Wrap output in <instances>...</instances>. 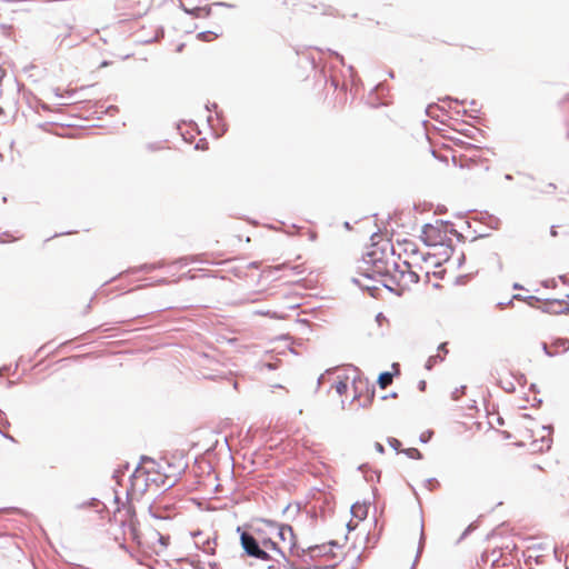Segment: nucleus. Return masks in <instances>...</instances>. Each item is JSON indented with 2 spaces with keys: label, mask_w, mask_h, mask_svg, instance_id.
<instances>
[{
  "label": "nucleus",
  "mask_w": 569,
  "mask_h": 569,
  "mask_svg": "<svg viewBox=\"0 0 569 569\" xmlns=\"http://www.w3.org/2000/svg\"><path fill=\"white\" fill-rule=\"evenodd\" d=\"M258 535L261 548L264 549L267 552L272 551L276 555H278V540L273 538V533H271V530L269 531V536L262 535L261 531H258Z\"/></svg>",
  "instance_id": "9b49d317"
},
{
  "label": "nucleus",
  "mask_w": 569,
  "mask_h": 569,
  "mask_svg": "<svg viewBox=\"0 0 569 569\" xmlns=\"http://www.w3.org/2000/svg\"><path fill=\"white\" fill-rule=\"evenodd\" d=\"M169 542H170V537L161 533V539H158V543H157L158 550H161V552H163L164 549L169 546Z\"/></svg>",
  "instance_id": "dca6fc26"
},
{
  "label": "nucleus",
  "mask_w": 569,
  "mask_h": 569,
  "mask_svg": "<svg viewBox=\"0 0 569 569\" xmlns=\"http://www.w3.org/2000/svg\"><path fill=\"white\" fill-rule=\"evenodd\" d=\"M503 433L516 446L527 447L535 453L542 452L551 447L550 428L542 426L539 421L527 415L517 419L510 429L505 430Z\"/></svg>",
  "instance_id": "f03ea898"
},
{
  "label": "nucleus",
  "mask_w": 569,
  "mask_h": 569,
  "mask_svg": "<svg viewBox=\"0 0 569 569\" xmlns=\"http://www.w3.org/2000/svg\"><path fill=\"white\" fill-rule=\"evenodd\" d=\"M2 113H3V109L0 107V114H2Z\"/></svg>",
  "instance_id": "bb28decb"
},
{
  "label": "nucleus",
  "mask_w": 569,
  "mask_h": 569,
  "mask_svg": "<svg viewBox=\"0 0 569 569\" xmlns=\"http://www.w3.org/2000/svg\"><path fill=\"white\" fill-rule=\"evenodd\" d=\"M446 346L447 343H441L438 348L439 351L443 352L445 355L448 352V350L446 349Z\"/></svg>",
  "instance_id": "5701e85b"
},
{
  "label": "nucleus",
  "mask_w": 569,
  "mask_h": 569,
  "mask_svg": "<svg viewBox=\"0 0 569 569\" xmlns=\"http://www.w3.org/2000/svg\"><path fill=\"white\" fill-rule=\"evenodd\" d=\"M388 443L396 450H399L401 447V442L396 438H389Z\"/></svg>",
  "instance_id": "6ab92c4d"
},
{
  "label": "nucleus",
  "mask_w": 569,
  "mask_h": 569,
  "mask_svg": "<svg viewBox=\"0 0 569 569\" xmlns=\"http://www.w3.org/2000/svg\"><path fill=\"white\" fill-rule=\"evenodd\" d=\"M338 381H336L333 385H332V388L336 390V392L339 395V396H343L346 395L347 390H348V381H349V377L348 376H345V377H338Z\"/></svg>",
  "instance_id": "2eb2a0df"
},
{
  "label": "nucleus",
  "mask_w": 569,
  "mask_h": 569,
  "mask_svg": "<svg viewBox=\"0 0 569 569\" xmlns=\"http://www.w3.org/2000/svg\"><path fill=\"white\" fill-rule=\"evenodd\" d=\"M556 189H557L556 184H553V183H547L546 186H543V188H542L541 192L547 193V194H550V193H552Z\"/></svg>",
  "instance_id": "a211bd4d"
},
{
  "label": "nucleus",
  "mask_w": 569,
  "mask_h": 569,
  "mask_svg": "<svg viewBox=\"0 0 569 569\" xmlns=\"http://www.w3.org/2000/svg\"><path fill=\"white\" fill-rule=\"evenodd\" d=\"M352 385L355 389L353 401H358L362 407L369 406L373 400L375 391L368 381L358 377L352 380Z\"/></svg>",
  "instance_id": "0eeeda50"
},
{
  "label": "nucleus",
  "mask_w": 569,
  "mask_h": 569,
  "mask_svg": "<svg viewBox=\"0 0 569 569\" xmlns=\"http://www.w3.org/2000/svg\"><path fill=\"white\" fill-rule=\"evenodd\" d=\"M391 369H392L391 371H386V372H382L379 375L377 382H378V386L380 389H386L387 387H389L392 383L393 377L400 376L399 363H397V362L392 363Z\"/></svg>",
  "instance_id": "9d476101"
},
{
  "label": "nucleus",
  "mask_w": 569,
  "mask_h": 569,
  "mask_svg": "<svg viewBox=\"0 0 569 569\" xmlns=\"http://www.w3.org/2000/svg\"><path fill=\"white\" fill-rule=\"evenodd\" d=\"M269 529L273 538L278 540V555L286 558L287 552H292L296 548V535L288 525L270 523Z\"/></svg>",
  "instance_id": "39448f33"
},
{
  "label": "nucleus",
  "mask_w": 569,
  "mask_h": 569,
  "mask_svg": "<svg viewBox=\"0 0 569 569\" xmlns=\"http://www.w3.org/2000/svg\"><path fill=\"white\" fill-rule=\"evenodd\" d=\"M466 386H461V388H456L452 391V397L455 400H458L462 395H465Z\"/></svg>",
  "instance_id": "f3484780"
},
{
  "label": "nucleus",
  "mask_w": 569,
  "mask_h": 569,
  "mask_svg": "<svg viewBox=\"0 0 569 569\" xmlns=\"http://www.w3.org/2000/svg\"><path fill=\"white\" fill-rule=\"evenodd\" d=\"M545 309L547 312L552 315H561L569 312V306L566 301L562 300H551L545 303Z\"/></svg>",
  "instance_id": "f8f14e48"
},
{
  "label": "nucleus",
  "mask_w": 569,
  "mask_h": 569,
  "mask_svg": "<svg viewBox=\"0 0 569 569\" xmlns=\"http://www.w3.org/2000/svg\"><path fill=\"white\" fill-rule=\"evenodd\" d=\"M530 472L531 473H541L542 472V469L539 467V466H532L530 468Z\"/></svg>",
  "instance_id": "4be33fe9"
},
{
  "label": "nucleus",
  "mask_w": 569,
  "mask_h": 569,
  "mask_svg": "<svg viewBox=\"0 0 569 569\" xmlns=\"http://www.w3.org/2000/svg\"><path fill=\"white\" fill-rule=\"evenodd\" d=\"M393 252H397L399 258L403 257V263L411 270L412 268L423 271V264L428 263V258L420 254L417 244L408 239L397 241V244L392 247Z\"/></svg>",
  "instance_id": "7ed1b4c3"
},
{
  "label": "nucleus",
  "mask_w": 569,
  "mask_h": 569,
  "mask_svg": "<svg viewBox=\"0 0 569 569\" xmlns=\"http://www.w3.org/2000/svg\"><path fill=\"white\" fill-rule=\"evenodd\" d=\"M129 530L132 540H134L144 552L161 553V550L157 548L158 539H161V533L157 529L149 527L141 532L138 530L134 522H130Z\"/></svg>",
  "instance_id": "20e7f679"
},
{
  "label": "nucleus",
  "mask_w": 569,
  "mask_h": 569,
  "mask_svg": "<svg viewBox=\"0 0 569 569\" xmlns=\"http://www.w3.org/2000/svg\"><path fill=\"white\" fill-rule=\"evenodd\" d=\"M198 37L200 39H203V40H211L212 37H213V33L212 32H208V33H199Z\"/></svg>",
  "instance_id": "412c9836"
},
{
  "label": "nucleus",
  "mask_w": 569,
  "mask_h": 569,
  "mask_svg": "<svg viewBox=\"0 0 569 569\" xmlns=\"http://www.w3.org/2000/svg\"><path fill=\"white\" fill-rule=\"evenodd\" d=\"M241 546L244 551L253 558L260 560H269L271 557L269 553L260 547L259 538H254L248 532H242L240 536Z\"/></svg>",
  "instance_id": "423d86ee"
},
{
  "label": "nucleus",
  "mask_w": 569,
  "mask_h": 569,
  "mask_svg": "<svg viewBox=\"0 0 569 569\" xmlns=\"http://www.w3.org/2000/svg\"><path fill=\"white\" fill-rule=\"evenodd\" d=\"M543 350L550 357L565 353L569 350V340L567 338H557L550 345L545 343Z\"/></svg>",
  "instance_id": "1a4fd4ad"
},
{
  "label": "nucleus",
  "mask_w": 569,
  "mask_h": 569,
  "mask_svg": "<svg viewBox=\"0 0 569 569\" xmlns=\"http://www.w3.org/2000/svg\"><path fill=\"white\" fill-rule=\"evenodd\" d=\"M181 6L186 12L196 17H207L209 14V10L206 7H191L186 2V0H181Z\"/></svg>",
  "instance_id": "4468645a"
},
{
  "label": "nucleus",
  "mask_w": 569,
  "mask_h": 569,
  "mask_svg": "<svg viewBox=\"0 0 569 569\" xmlns=\"http://www.w3.org/2000/svg\"><path fill=\"white\" fill-rule=\"evenodd\" d=\"M186 462L176 457H162L158 460L144 458L132 476V483L172 487L186 469Z\"/></svg>",
  "instance_id": "f257e3e1"
},
{
  "label": "nucleus",
  "mask_w": 569,
  "mask_h": 569,
  "mask_svg": "<svg viewBox=\"0 0 569 569\" xmlns=\"http://www.w3.org/2000/svg\"><path fill=\"white\" fill-rule=\"evenodd\" d=\"M408 455L410 458H416L420 456V452L416 448H411L408 450Z\"/></svg>",
  "instance_id": "aec40b11"
},
{
  "label": "nucleus",
  "mask_w": 569,
  "mask_h": 569,
  "mask_svg": "<svg viewBox=\"0 0 569 569\" xmlns=\"http://www.w3.org/2000/svg\"><path fill=\"white\" fill-rule=\"evenodd\" d=\"M369 511V505L356 502L351 507V513L353 518H357L358 520H363L367 518Z\"/></svg>",
  "instance_id": "ddd939ff"
},
{
  "label": "nucleus",
  "mask_w": 569,
  "mask_h": 569,
  "mask_svg": "<svg viewBox=\"0 0 569 569\" xmlns=\"http://www.w3.org/2000/svg\"><path fill=\"white\" fill-rule=\"evenodd\" d=\"M3 77H4V70L0 67V81L2 80Z\"/></svg>",
  "instance_id": "b1692460"
},
{
  "label": "nucleus",
  "mask_w": 569,
  "mask_h": 569,
  "mask_svg": "<svg viewBox=\"0 0 569 569\" xmlns=\"http://www.w3.org/2000/svg\"><path fill=\"white\" fill-rule=\"evenodd\" d=\"M377 447H378V450H379L380 452H382V451H383V448H382V446H381V445H379V443H378V445H377Z\"/></svg>",
  "instance_id": "a878e982"
},
{
  "label": "nucleus",
  "mask_w": 569,
  "mask_h": 569,
  "mask_svg": "<svg viewBox=\"0 0 569 569\" xmlns=\"http://www.w3.org/2000/svg\"><path fill=\"white\" fill-rule=\"evenodd\" d=\"M317 549H318V547H310L309 548L310 552H315Z\"/></svg>",
  "instance_id": "393cba45"
},
{
  "label": "nucleus",
  "mask_w": 569,
  "mask_h": 569,
  "mask_svg": "<svg viewBox=\"0 0 569 569\" xmlns=\"http://www.w3.org/2000/svg\"><path fill=\"white\" fill-rule=\"evenodd\" d=\"M433 269L430 270L429 266H423V271H419V269L411 270L410 273L416 278V281L420 280V277L423 276L427 283H430L433 288H440V283L438 281L432 282L431 277L436 279H442L446 274V269L442 268L441 263L435 262L432 264Z\"/></svg>",
  "instance_id": "6e6552de"
}]
</instances>
